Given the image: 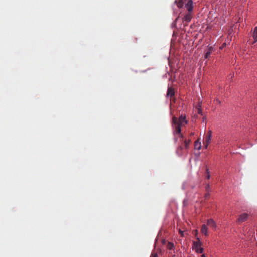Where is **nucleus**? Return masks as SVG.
I'll use <instances>...</instances> for the list:
<instances>
[{
  "mask_svg": "<svg viewBox=\"0 0 257 257\" xmlns=\"http://www.w3.org/2000/svg\"><path fill=\"white\" fill-rule=\"evenodd\" d=\"M187 124L185 115H181L179 118L175 116L172 118L173 133L174 135L175 141H176L177 135H179L182 138L183 135L181 133V127Z\"/></svg>",
  "mask_w": 257,
  "mask_h": 257,
  "instance_id": "1",
  "label": "nucleus"
},
{
  "mask_svg": "<svg viewBox=\"0 0 257 257\" xmlns=\"http://www.w3.org/2000/svg\"><path fill=\"white\" fill-rule=\"evenodd\" d=\"M196 241H193L192 244V248L195 250L198 253H202L203 252V248L201 247L202 243L198 237L196 238Z\"/></svg>",
  "mask_w": 257,
  "mask_h": 257,
  "instance_id": "2",
  "label": "nucleus"
},
{
  "mask_svg": "<svg viewBox=\"0 0 257 257\" xmlns=\"http://www.w3.org/2000/svg\"><path fill=\"white\" fill-rule=\"evenodd\" d=\"M193 17V13L186 12L183 15L182 17V22L184 26H187L189 22H190Z\"/></svg>",
  "mask_w": 257,
  "mask_h": 257,
  "instance_id": "3",
  "label": "nucleus"
},
{
  "mask_svg": "<svg viewBox=\"0 0 257 257\" xmlns=\"http://www.w3.org/2000/svg\"><path fill=\"white\" fill-rule=\"evenodd\" d=\"M212 132L211 130H209L207 133L205 138L204 139L203 144L205 148H207L208 145L210 142L211 138Z\"/></svg>",
  "mask_w": 257,
  "mask_h": 257,
  "instance_id": "4",
  "label": "nucleus"
},
{
  "mask_svg": "<svg viewBox=\"0 0 257 257\" xmlns=\"http://www.w3.org/2000/svg\"><path fill=\"white\" fill-rule=\"evenodd\" d=\"M248 214L246 213H243L241 214L238 218L237 219V222L239 223H242L247 220Z\"/></svg>",
  "mask_w": 257,
  "mask_h": 257,
  "instance_id": "5",
  "label": "nucleus"
},
{
  "mask_svg": "<svg viewBox=\"0 0 257 257\" xmlns=\"http://www.w3.org/2000/svg\"><path fill=\"white\" fill-rule=\"evenodd\" d=\"M193 4L192 0H188L187 3L185 5V6L187 10V12L192 13Z\"/></svg>",
  "mask_w": 257,
  "mask_h": 257,
  "instance_id": "6",
  "label": "nucleus"
},
{
  "mask_svg": "<svg viewBox=\"0 0 257 257\" xmlns=\"http://www.w3.org/2000/svg\"><path fill=\"white\" fill-rule=\"evenodd\" d=\"M174 95V90L172 87H168L167 89V97H172Z\"/></svg>",
  "mask_w": 257,
  "mask_h": 257,
  "instance_id": "7",
  "label": "nucleus"
},
{
  "mask_svg": "<svg viewBox=\"0 0 257 257\" xmlns=\"http://www.w3.org/2000/svg\"><path fill=\"white\" fill-rule=\"evenodd\" d=\"M178 136L180 138V141L181 142H183V143L184 144V147L185 149H187L189 147V142H190V140H188L187 139H185L184 140H183V136L182 137H181L179 135H178Z\"/></svg>",
  "mask_w": 257,
  "mask_h": 257,
  "instance_id": "8",
  "label": "nucleus"
},
{
  "mask_svg": "<svg viewBox=\"0 0 257 257\" xmlns=\"http://www.w3.org/2000/svg\"><path fill=\"white\" fill-rule=\"evenodd\" d=\"M207 224L208 226L213 228H215L216 227L215 222L213 220L211 219L208 220Z\"/></svg>",
  "mask_w": 257,
  "mask_h": 257,
  "instance_id": "9",
  "label": "nucleus"
},
{
  "mask_svg": "<svg viewBox=\"0 0 257 257\" xmlns=\"http://www.w3.org/2000/svg\"><path fill=\"white\" fill-rule=\"evenodd\" d=\"M207 229H208V228H207L206 225L205 224H203L201 226V232L202 234H204L205 235L207 236V235H208Z\"/></svg>",
  "mask_w": 257,
  "mask_h": 257,
  "instance_id": "10",
  "label": "nucleus"
},
{
  "mask_svg": "<svg viewBox=\"0 0 257 257\" xmlns=\"http://www.w3.org/2000/svg\"><path fill=\"white\" fill-rule=\"evenodd\" d=\"M175 3L176 4L178 8H182L184 5L183 0H176Z\"/></svg>",
  "mask_w": 257,
  "mask_h": 257,
  "instance_id": "11",
  "label": "nucleus"
},
{
  "mask_svg": "<svg viewBox=\"0 0 257 257\" xmlns=\"http://www.w3.org/2000/svg\"><path fill=\"white\" fill-rule=\"evenodd\" d=\"M183 149V147L182 145H180L179 147H178V148L176 150V153L178 155H179V156L182 155Z\"/></svg>",
  "mask_w": 257,
  "mask_h": 257,
  "instance_id": "12",
  "label": "nucleus"
},
{
  "mask_svg": "<svg viewBox=\"0 0 257 257\" xmlns=\"http://www.w3.org/2000/svg\"><path fill=\"white\" fill-rule=\"evenodd\" d=\"M253 38L254 39V43L257 41V27L254 28V32L253 34Z\"/></svg>",
  "mask_w": 257,
  "mask_h": 257,
  "instance_id": "13",
  "label": "nucleus"
},
{
  "mask_svg": "<svg viewBox=\"0 0 257 257\" xmlns=\"http://www.w3.org/2000/svg\"><path fill=\"white\" fill-rule=\"evenodd\" d=\"M174 246L173 243L172 242H169L167 245V248L169 250H172L174 248Z\"/></svg>",
  "mask_w": 257,
  "mask_h": 257,
  "instance_id": "14",
  "label": "nucleus"
},
{
  "mask_svg": "<svg viewBox=\"0 0 257 257\" xmlns=\"http://www.w3.org/2000/svg\"><path fill=\"white\" fill-rule=\"evenodd\" d=\"M211 53V52L207 51V52H206V53L205 54V58L207 59L208 58H209Z\"/></svg>",
  "mask_w": 257,
  "mask_h": 257,
  "instance_id": "15",
  "label": "nucleus"
},
{
  "mask_svg": "<svg viewBox=\"0 0 257 257\" xmlns=\"http://www.w3.org/2000/svg\"><path fill=\"white\" fill-rule=\"evenodd\" d=\"M199 108H197V113L199 114L202 115V110L200 109L201 106L199 104L198 105Z\"/></svg>",
  "mask_w": 257,
  "mask_h": 257,
  "instance_id": "16",
  "label": "nucleus"
},
{
  "mask_svg": "<svg viewBox=\"0 0 257 257\" xmlns=\"http://www.w3.org/2000/svg\"><path fill=\"white\" fill-rule=\"evenodd\" d=\"M150 257H158L157 253L156 252H152Z\"/></svg>",
  "mask_w": 257,
  "mask_h": 257,
  "instance_id": "17",
  "label": "nucleus"
},
{
  "mask_svg": "<svg viewBox=\"0 0 257 257\" xmlns=\"http://www.w3.org/2000/svg\"><path fill=\"white\" fill-rule=\"evenodd\" d=\"M205 190L206 192L210 191V186L208 184L206 185Z\"/></svg>",
  "mask_w": 257,
  "mask_h": 257,
  "instance_id": "18",
  "label": "nucleus"
},
{
  "mask_svg": "<svg viewBox=\"0 0 257 257\" xmlns=\"http://www.w3.org/2000/svg\"><path fill=\"white\" fill-rule=\"evenodd\" d=\"M209 197V192H206V193L205 194L204 197L206 199L208 198Z\"/></svg>",
  "mask_w": 257,
  "mask_h": 257,
  "instance_id": "19",
  "label": "nucleus"
},
{
  "mask_svg": "<svg viewBox=\"0 0 257 257\" xmlns=\"http://www.w3.org/2000/svg\"><path fill=\"white\" fill-rule=\"evenodd\" d=\"M206 173H207L206 177L208 179H209L210 178V175L209 174V171H208V169L207 168L206 169Z\"/></svg>",
  "mask_w": 257,
  "mask_h": 257,
  "instance_id": "20",
  "label": "nucleus"
},
{
  "mask_svg": "<svg viewBox=\"0 0 257 257\" xmlns=\"http://www.w3.org/2000/svg\"><path fill=\"white\" fill-rule=\"evenodd\" d=\"M213 47L212 46H210V47H209L207 49V51L212 53V51H213Z\"/></svg>",
  "mask_w": 257,
  "mask_h": 257,
  "instance_id": "21",
  "label": "nucleus"
},
{
  "mask_svg": "<svg viewBox=\"0 0 257 257\" xmlns=\"http://www.w3.org/2000/svg\"><path fill=\"white\" fill-rule=\"evenodd\" d=\"M179 233L180 234L181 236H183V232L182 231H181L180 229H179Z\"/></svg>",
  "mask_w": 257,
  "mask_h": 257,
  "instance_id": "22",
  "label": "nucleus"
},
{
  "mask_svg": "<svg viewBox=\"0 0 257 257\" xmlns=\"http://www.w3.org/2000/svg\"><path fill=\"white\" fill-rule=\"evenodd\" d=\"M179 18V16H178L177 18H176V19H175V22L178 20Z\"/></svg>",
  "mask_w": 257,
  "mask_h": 257,
  "instance_id": "23",
  "label": "nucleus"
},
{
  "mask_svg": "<svg viewBox=\"0 0 257 257\" xmlns=\"http://www.w3.org/2000/svg\"><path fill=\"white\" fill-rule=\"evenodd\" d=\"M200 147H201V145H200V144H199V146H198V148H197V149H200Z\"/></svg>",
  "mask_w": 257,
  "mask_h": 257,
  "instance_id": "24",
  "label": "nucleus"
},
{
  "mask_svg": "<svg viewBox=\"0 0 257 257\" xmlns=\"http://www.w3.org/2000/svg\"><path fill=\"white\" fill-rule=\"evenodd\" d=\"M197 233H198L197 230H195V235H197Z\"/></svg>",
  "mask_w": 257,
  "mask_h": 257,
  "instance_id": "25",
  "label": "nucleus"
},
{
  "mask_svg": "<svg viewBox=\"0 0 257 257\" xmlns=\"http://www.w3.org/2000/svg\"><path fill=\"white\" fill-rule=\"evenodd\" d=\"M216 102L217 103H220V101H219L218 100H216Z\"/></svg>",
  "mask_w": 257,
  "mask_h": 257,
  "instance_id": "26",
  "label": "nucleus"
},
{
  "mask_svg": "<svg viewBox=\"0 0 257 257\" xmlns=\"http://www.w3.org/2000/svg\"><path fill=\"white\" fill-rule=\"evenodd\" d=\"M205 117H203V118H202V121H205Z\"/></svg>",
  "mask_w": 257,
  "mask_h": 257,
  "instance_id": "27",
  "label": "nucleus"
},
{
  "mask_svg": "<svg viewBox=\"0 0 257 257\" xmlns=\"http://www.w3.org/2000/svg\"><path fill=\"white\" fill-rule=\"evenodd\" d=\"M201 257H205V255L204 254H202V255H201Z\"/></svg>",
  "mask_w": 257,
  "mask_h": 257,
  "instance_id": "28",
  "label": "nucleus"
},
{
  "mask_svg": "<svg viewBox=\"0 0 257 257\" xmlns=\"http://www.w3.org/2000/svg\"><path fill=\"white\" fill-rule=\"evenodd\" d=\"M195 146L196 147H197V143H196V142H195Z\"/></svg>",
  "mask_w": 257,
  "mask_h": 257,
  "instance_id": "29",
  "label": "nucleus"
},
{
  "mask_svg": "<svg viewBox=\"0 0 257 257\" xmlns=\"http://www.w3.org/2000/svg\"><path fill=\"white\" fill-rule=\"evenodd\" d=\"M224 45H225V43H224V44H223V46H224Z\"/></svg>",
  "mask_w": 257,
  "mask_h": 257,
  "instance_id": "30",
  "label": "nucleus"
},
{
  "mask_svg": "<svg viewBox=\"0 0 257 257\" xmlns=\"http://www.w3.org/2000/svg\"><path fill=\"white\" fill-rule=\"evenodd\" d=\"M224 45H225V43H224V44H223V46H224Z\"/></svg>",
  "mask_w": 257,
  "mask_h": 257,
  "instance_id": "31",
  "label": "nucleus"
},
{
  "mask_svg": "<svg viewBox=\"0 0 257 257\" xmlns=\"http://www.w3.org/2000/svg\"><path fill=\"white\" fill-rule=\"evenodd\" d=\"M173 257H175V256H173Z\"/></svg>",
  "mask_w": 257,
  "mask_h": 257,
  "instance_id": "32",
  "label": "nucleus"
}]
</instances>
